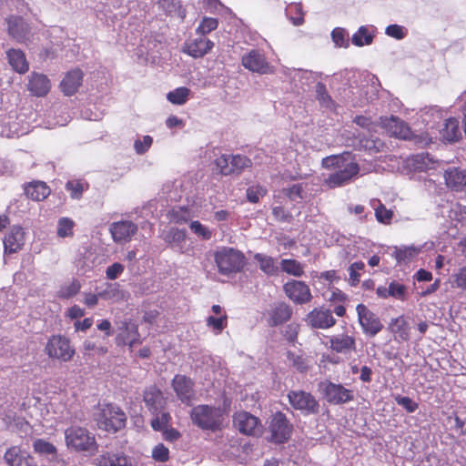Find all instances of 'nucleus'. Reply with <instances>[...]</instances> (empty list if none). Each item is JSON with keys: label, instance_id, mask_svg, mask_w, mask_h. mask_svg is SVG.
Returning <instances> with one entry per match:
<instances>
[{"label": "nucleus", "instance_id": "1", "mask_svg": "<svg viewBox=\"0 0 466 466\" xmlns=\"http://www.w3.org/2000/svg\"><path fill=\"white\" fill-rule=\"evenodd\" d=\"M322 167L335 169L325 179L326 184L330 187H338L349 183L360 171L359 165L350 158L349 153L324 157Z\"/></svg>", "mask_w": 466, "mask_h": 466}, {"label": "nucleus", "instance_id": "2", "mask_svg": "<svg viewBox=\"0 0 466 466\" xmlns=\"http://www.w3.org/2000/svg\"><path fill=\"white\" fill-rule=\"evenodd\" d=\"M190 419L203 431H217L224 426L225 412L220 407L200 404L192 408Z\"/></svg>", "mask_w": 466, "mask_h": 466}, {"label": "nucleus", "instance_id": "3", "mask_svg": "<svg viewBox=\"0 0 466 466\" xmlns=\"http://www.w3.org/2000/svg\"><path fill=\"white\" fill-rule=\"evenodd\" d=\"M65 441L66 447L75 451L93 454L97 451L95 435L84 427L67 428L65 431Z\"/></svg>", "mask_w": 466, "mask_h": 466}, {"label": "nucleus", "instance_id": "4", "mask_svg": "<svg viewBox=\"0 0 466 466\" xmlns=\"http://www.w3.org/2000/svg\"><path fill=\"white\" fill-rule=\"evenodd\" d=\"M95 420L99 429L116 432L126 425L127 417L124 411L113 404H102L98 406L95 413Z\"/></svg>", "mask_w": 466, "mask_h": 466}, {"label": "nucleus", "instance_id": "5", "mask_svg": "<svg viewBox=\"0 0 466 466\" xmlns=\"http://www.w3.org/2000/svg\"><path fill=\"white\" fill-rule=\"evenodd\" d=\"M215 262L219 273L229 276L242 270L245 256L233 248L223 247L215 253Z\"/></svg>", "mask_w": 466, "mask_h": 466}, {"label": "nucleus", "instance_id": "6", "mask_svg": "<svg viewBox=\"0 0 466 466\" xmlns=\"http://www.w3.org/2000/svg\"><path fill=\"white\" fill-rule=\"evenodd\" d=\"M45 352L49 358L63 362L69 361L75 355V349L72 347L69 339L62 335L52 336L45 348Z\"/></svg>", "mask_w": 466, "mask_h": 466}, {"label": "nucleus", "instance_id": "7", "mask_svg": "<svg viewBox=\"0 0 466 466\" xmlns=\"http://www.w3.org/2000/svg\"><path fill=\"white\" fill-rule=\"evenodd\" d=\"M319 390L325 399L332 404H342L353 400V393L341 384L323 381L319 385Z\"/></svg>", "mask_w": 466, "mask_h": 466}, {"label": "nucleus", "instance_id": "8", "mask_svg": "<svg viewBox=\"0 0 466 466\" xmlns=\"http://www.w3.org/2000/svg\"><path fill=\"white\" fill-rule=\"evenodd\" d=\"M291 431L292 426L288 421L285 414L277 412L272 416L269 424L271 441L284 443L289 439Z\"/></svg>", "mask_w": 466, "mask_h": 466}, {"label": "nucleus", "instance_id": "9", "mask_svg": "<svg viewBox=\"0 0 466 466\" xmlns=\"http://www.w3.org/2000/svg\"><path fill=\"white\" fill-rule=\"evenodd\" d=\"M242 66L258 74H271L274 72L273 66L267 61L265 56L256 49H252L242 56Z\"/></svg>", "mask_w": 466, "mask_h": 466}, {"label": "nucleus", "instance_id": "10", "mask_svg": "<svg viewBox=\"0 0 466 466\" xmlns=\"http://www.w3.org/2000/svg\"><path fill=\"white\" fill-rule=\"evenodd\" d=\"M358 319L365 334L375 336L382 329L380 319L370 311L365 305L359 304L356 307Z\"/></svg>", "mask_w": 466, "mask_h": 466}, {"label": "nucleus", "instance_id": "11", "mask_svg": "<svg viewBox=\"0 0 466 466\" xmlns=\"http://www.w3.org/2000/svg\"><path fill=\"white\" fill-rule=\"evenodd\" d=\"M291 406L305 414H314L319 410V404L315 398L302 390L290 391L288 395Z\"/></svg>", "mask_w": 466, "mask_h": 466}, {"label": "nucleus", "instance_id": "12", "mask_svg": "<svg viewBox=\"0 0 466 466\" xmlns=\"http://www.w3.org/2000/svg\"><path fill=\"white\" fill-rule=\"evenodd\" d=\"M6 24L9 35L17 42L25 43L33 35L32 27L21 16L11 15L6 18Z\"/></svg>", "mask_w": 466, "mask_h": 466}, {"label": "nucleus", "instance_id": "13", "mask_svg": "<svg viewBox=\"0 0 466 466\" xmlns=\"http://www.w3.org/2000/svg\"><path fill=\"white\" fill-rule=\"evenodd\" d=\"M283 289L287 297L296 304H305L312 299L309 286L303 281H288Z\"/></svg>", "mask_w": 466, "mask_h": 466}, {"label": "nucleus", "instance_id": "14", "mask_svg": "<svg viewBox=\"0 0 466 466\" xmlns=\"http://www.w3.org/2000/svg\"><path fill=\"white\" fill-rule=\"evenodd\" d=\"M109 231L116 243H127L137 232V226L130 220H121L110 225Z\"/></svg>", "mask_w": 466, "mask_h": 466}, {"label": "nucleus", "instance_id": "15", "mask_svg": "<svg viewBox=\"0 0 466 466\" xmlns=\"http://www.w3.org/2000/svg\"><path fill=\"white\" fill-rule=\"evenodd\" d=\"M214 47V43L203 35L187 40L182 51L193 58H201L208 54Z\"/></svg>", "mask_w": 466, "mask_h": 466}, {"label": "nucleus", "instance_id": "16", "mask_svg": "<svg viewBox=\"0 0 466 466\" xmlns=\"http://www.w3.org/2000/svg\"><path fill=\"white\" fill-rule=\"evenodd\" d=\"M7 466H38L35 458L18 446H12L5 452Z\"/></svg>", "mask_w": 466, "mask_h": 466}, {"label": "nucleus", "instance_id": "17", "mask_svg": "<svg viewBox=\"0 0 466 466\" xmlns=\"http://www.w3.org/2000/svg\"><path fill=\"white\" fill-rule=\"evenodd\" d=\"M307 323L314 329H326L335 325L336 319L329 309L324 308L313 309L306 317Z\"/></svg>", "mask_w": 466, "mask_h": 466}, {"label": "nucleus", "instance_id": "18", "mask_svg": "<svg viewBox=\"0 0 466 466\" xmlns=\"http://www.w3.org/2000/svg\"><path fill=\"white\" fill-rule=\"evenodd\" d=\"M235 427L243 434L257 435L260 433L258 419L248 412L240 411L235 414Z\"/></svg>", "mask_w": 466, "mask_h": 466}, {"label": "nucleus", "instance_id": "19", "mask_svg": "<svg viewBox=\"0 0 466 466\" xmlns=\"http://www.w3.org/2000/svg\"><path fill=\"white\" fill-rule=\"evenodd\" d=\"M380 126L386 132L395 137L408 139L411 131L408 125L396 116L380 117Z\"/></svg>", "mask_w": 466, "mask_h": 466}, {"label": "nucleus", "instance_id": "20", "mask_svg": "<svg viewBox=\"0 0 466 466\" xmlns=\"http://www.w3.org/2000/svg\"><path fill=\"white\" fill-rule=\"evenodd\" d=\"M25 230L20 226H13L4 238V248L5 253H15L22 249L25 245Z\"/></svg>", "mask_w": 466, "mask_h": 466}, {"label": "nucleus", "instance_id": "21", "mask_svg": "<svg viewBox=\"0 0 466 466\" xmlns=\"http://www.w3.org/2000/svg\"><path fill=\"white\" fill-rule=\"evenodd\" d=\"M120 332L116 336V343L128 345L133 347L134 345L140 343V335L137 330V326L128 321L121 322L119 327Z\"/></svg>", "mask_w": 466, "mask_h": 466}, {"label": "nucleus", "instance_id": "22", "mask_svg": "<svg viewBox=\"0 0 466 466\" xmlns=\"http://www.w3.org/2000/svg\"><path fill=\"white\" fill-rule=\"evenodd\" d=\"M173 389L182 402L188 403L193 398V382L184 375H176L172 381Z\"/></svg>", "mask_w": 466, "mask_h": 466}, {"label": "nucleus", "instance_id": "23", "mask_svg": "<svg viewBox=\"0 0 466 466\" xmlns=\"http://www.w3.org/2000/svg\"><path fill=\"white\" fill-rule=\"evenodd\" d=\"M329 348L341 354H349L355 350L356 341L352 336L347 334H339L329 337Z\"/></svg>", "mask_w": 466, "mask_h": 466}, {"label": "nucleus", "instance_id": "24", "mask_svg": "<svg viewBox=\"0 0 466 466\" xmlns=\"http://www.w3.org/2000/svg\"><path fill=\"white\" fill-rule=\"evenodd\" d=\"M50 81L46 76L39 73H32L29 76L27 88L35 96H44L50 90Z\"/></svg>", "mask_w": 466, "mask_h": 466}, {"label": "nucleus", "instance_id": "25", "mask_svg": "<svg viewBox=\"0 0 466 466\" xmlns=\"http://www.w3.org/2000/svg\"><path fill=\"white\" fill-rule=\"evenodd\" d=\"M83 73L79 69L69 71L63 78L60 87L66 96L74 95L82 84Z\"/></svg>", "mask_w": 466, "mask_h": 466}, {"label": "nucleus", "instance_id": "26", "mask_svg": "<svg viewBox=\"0 0 466 466\" xmlns=\"http://www.w3.org/2000/svg\"><path fill=\"white\" fill-rule=\"evenodd\" d=\"M448 187L454 191H461L466 186V170L459 167L449 168L444 174Z\"/></svg>", "mask_w": 466, "mask_h": 466}, {"label": "nucleus", "instance_id": "27", "mask_svg": "<svg viewBox=\"0 0 466 466\" xmlns=\"http://www.w3.org/2000/svg\"><path fill=\"white\" fill-rule=\"evenodd\" d=\"M98 296L101 297V299L116 302L125 299V292L120 289L118 283L106 282L98 288Z\"/></svg>", "mask_w": 466, "mask_h": 466}, {"label": "nucleus", "instance_id": "28", "mask_svg": "<svg viewBox=\"0 0 466 466\" xmlns=\"http://www.w3.org/2000/svg\"><path fill=\"white\" fill-rule=\"evenodd\" d=\"M98 466H132L130 459L122 452H106L97 458Z\"/></svg>", "mask_w": 466, "mask_h": 466}, {"label": "nucleus", "instance_id": "29", "mask_svg": "<svg viewBox=\"0 0 466 466\" xmlns=\"http://www.w3.org/2000/svg\"><path fill=\"white\" fill-rule=\"evenodd\" d=\"M25 194L35 201H42L50 194V188L45 182L34 181L25 187Z\"/></svg>", "mask_w": 466, "mask_h": 466}, {"label": "nucleus", "instance_id": "30", "mask_svg": "<svg viewBox=\"0 0 466 466\" xmlns=\"http://www.w3.org/2000/svg\"><path fill=\"white\" fill-rule=\"evenodd\" d=\"M186 238V231L176 228H170L164 237L165 241L180 253H187V249L183 248Z\"/></svg>", "mask_w": 466, "mask_h": 466}, {"label": "nucleus", "instance_id": "31", "mask_svg": "<svg viewBox=\"0 0 466 466\" xmlns=\"http://www.w3.org/2000/svg\"><path fill=\"white\" fill-rule=\"evenodd\" d=\"M422 250V246H402L395 248L394 257L399 264L408 263L415 258Z\"/></svg>", "mask_w": 466, "mask_h": 466}, {"label": "nucleus", "instance_id": "32", "mask_svg": "<svg viewBox=\"0 0 466 466\" xmlns=\"http://www.w3.org/2000/svg\"><path fill=\"white\" fill-rule=\"evenodd\" d=\"M10 66L19 74H25L28 70V63L25 54L18 49H10L7 52Z\"/></svg>", "mask_w": 466, "mask_h": 466}, {"label": "nucleus", "instance_id": "33", "mask_svg": "<svg viewBox=\"0 0 466 466\" xmlns=\"http://www.w3.org/2000/svg\"><path fill=\"white\" fill-rule=\"evenodd\" d=\"M292 314L290 307L285 303L277 304L271 310L269 322L277 326L288 321Z\"/></svg>", "mask_w": 466, "mask_h": 466}, {"label": "nucleus", "instance_id": "34", "mask_svg": "<svg viewBox=\"0 0 466 466\" xmlns=\"http://www.w3.org/2000/svg\"><path fill=\"white\" fill-rule=\"evenodd\" d=\"M441 134L442 137L449 142H455L461 138V131L458 119L455 117L447 119Z\"/></svg>", "mask_w": 466, "mask_h": 466}, {"label": "nucleus", "instance_id": "35", "mask_svg": "<svg viewBox=\"0 0 466 466\" xmlns=\"http://www.w3.org/2000/svg\"><path fill=\"white\" fill-rule=\"evenodd\" d=\"M94 266L95 260L93 254L89 251H85L75 259V267L78 275H87L92 271Z\"/></svg>", "mask_w": 466, "mask_h": 466}, {"label": "nucleus", "instance_id": "36", "mask_svg": "<svg viewBox=\"0 0 466 466\" xmlns=\"http://www.w3.org/2000/svg\"><path fill=\"white\" fill-rule=\"evenodd\" d=\"M374 38V30L372 27L361 25L358 31L352 35L351 42L356 46H369Z\"/></svg>", "mask_w": 466, "mask_h": 466}, {"label": "nucleus", "instance_id": "37", "mask_svg": "<svg viewBox=\"0 0 466 466\" xmlns=\"http://www.w3.org/2000/svg\"><path fill=\"white\" fill-rule=\"evenodd\" d=\"M370 206L375 210V218L378 222L388 225L391 222L393 212L388 209L379 199H371Z\"/></svg>", "mask_w": 466, "mask_h": 466}, {"label": "nucleus", "instance_id": "38", "mask_svg": "<svg viewBox=\"0 0 466 466\" xmlns=\"http://www.w3.org/2000/svg\"><path fill=\"white\" fill-rule=\"evenodd\" d=\"M34 451L41 456H46L51 460L57 456V450L54 444L43 439H37L33 443Z\"/></svg>", "mask_w": 466, "mask_h": 466}, {"label": "nucleus", "instance_id": "39", "mask_svg": "<svg viewBox=\"0 0 466 466\" xmlns=\"http://www.w3.org/2000/svg\"><path fill=\"white\" fill-rule=\"evenodd\" d=\"M75 221L67 217H61L56 224V235L60 238H72L74 236Z\"/></svg>", "mask_w": 466, "mask_h": 466}, {"label": "nucleus", "instance_id": "40", "mask_svg": "<svg viewBox=\"0 0 466 466\" xmlns=\"http://www.w3.org/2000/svg\"><path fill=\"white\" fill-rule=\"evenodd\" d=\"M294 81H298L301 88L309 86L318 79V74L309 70L294 69L292 71Z\"/></svg>", "mask_w": 466, "mask_h": 466}, {"label": "nucleus", "instance_id": "41", "mask_svg": "<svg viewBox=\"0 0 466 466\" xmlns=\"http://www.w3.org/2000/svg\"><path fill=\"white\" fill-rule=\"evenodd\" d=\"M253 258L254 260L258 263L259 268L265 274L275 275L277 273L278 268L271 257L261 253H256Z\"/></svg>", "mask_w": 466, "mask_h": 466}, {"label": "nucleus", "instance_id": "42", "mask_svg": "<svg viewBox=\"0 0 466 466\" xmlns=\"http://www.w3.org/2000/svg\"><path fill=\"white\" fill-rule=\"evenodd\" d=\"M190 90L187 87H177L167 95V99L174 105H184L189 98Z\"/></svg>", "mask_w": 466, "mask_h": 466}, {"label": "nucleus", "instance_id": "43", "mask_svg": "<svg viewBox=\"0 0 466 466\" xmlns=\"http://www.w3.org/2000/svg\"><path fill=\"white\" fill-rule=\"evenodd\" d=\"M281 269L289 275L301 277L304 274L305 266L295 259H282L280 262Z\"/></svg>", "mask_w": 466, "mask_h": 466}, {"label": "nucleus", "instance_id": "44", "mask_svg": "<svg viewBox=\"0 0 466 466\" xmlns=\"http://www.w3.org/2000/svg\"><path fill=\"white\" fill-rule=\"evenodd\" d=\"M169 217L171 221L182 224L187 222L194 215L187 207H177L171 209Z\"/></svg>", "mask_w": 466, "mask_h": 466}, {"label": "nucleus", "instance_id": "45", "mask_svg": "<svg viewBox=\"0 0 466 466\" xmlns=\"http://www.w3.org/2000/svg\"><path fill=\"white\" fill-rule=\"evenodd\" d=\"M412 167L415 170L425 171L432 167L433 161L428 153H420L412 157Z\"/></svg>", "mask_w": 466, "mask_h": 466}, {"label": "nucleus", "instance_id": "46", "mask_svg": "<svg viewBox=\"0 0 466 466\" xmlns=\"http://www.w3.org/2000/svg\"><path fill=\"white\" fill-rule=\"evenodd\" d=\"M287 15L295 26L304 23V13L300 4H291L286 9Z\"/></svg>", "mask_w": 466, "mask_h": 466}, {"label": "nucleus", "instance_id": "47", "mask_svg": "<svg viewBox=\"0 0 466 466\" xmlns=\"http://www.w3.org/2000/svg\"><path fill=\"white\" fill-rule=\"evenodd\" d=\"M289 362L299 372H306L309 367V360L308 358L296 355L295 353L289 351L287 354Z\"/></svg>", "mask_w": 466, "mask_h": 466}, {"label": "nucleus", "instance_id": "48", "mask_svg": "<svg viewBox=\"0 0 466 466\" xmlns=\"http://www.w3.org/2000/svg\"><path fill=\"white\" fill-rule=\"evenodd\" d=\"M251 166V160L243 155H231L232 174L240 173Z\"/></svg>", "mask_w": 466, "mask_h": 466}, {"label": "nucleus", "instance_id": "49", "mask_svg": "<svg viewBox=\"0 0 466 466\" xmlns=\"http://www.w3.org/2000/svg\"><path fill=\"white\" fill-rule=\"evenodd\" d=\"M331 38L337 47L347 48L350 46L349 34L344 28L336 27L331 32Z\"/></svg>", "mask_w": 466, "mask_h": 466}, {"label": "nucleus", "instance_id": "50", "mask_svg": "<svg viewBox=\"0 0 466 466\" xmlns=\"http://www.w3.org/2000/svg\"><path fill=\"white\" fill-rule=\"evenodd\" d=\"M189 228L196 236L203 240H209L212 238V230L198 220L192 221Z\"/></svg>", "mask_w": 466, "mask_h": 466}, {"label": "nucleus", "instance_id": "51", "mask_svg": "<svg viewBox=\"0 0 466 466\" xmlns=\"http://www.w3.org/2000/svg\"><path fill=\"white\" fill-rule=\"evenodd\" d=\"M218 22L213 17H204L196 29V33L199 35L205 36L207 34L212 32L218 27Z\"/></svg>", "mask_w": 466, "mask_h": 466}, {"label": "nucleus", "instance_id": "52", "mask_svg": "<svg viewBox=\"0 0 466 466\" xmlns=\"http://www.w3.org/2000/svg\"><path fill=\"white\" fill-rule=\"evenodd\" d=\"M153 144V137L146 135L137 137L134 142V149L137 154L143 155L148 151Z\"/></svg>", "mask_w": 466, "mask_h": 466}, {"label": "nucleus", "instance_id": "53", "mask_svg": "<svg viewBox=\"0 0 466 466\" xmlns=\"http://www.w3.org/2000/svg\"><path fill=\"white\" fill-rule=\"evenodd\" d=\"M227 315H221L219 317L209 316L207 319V326L211 328L215 333H220L227 326Z\"/></svg>", "mask_w": 466, "mask_h": 466}, {"label": "nucleus", "instance_id": "54", "mask_svg": "<svg viewBox=\"0 0 466 466\" xmlns=\"http://www.w3.org/2000/svg\"><path fill=\"white\" fill-rule=\"evenodd\" d=\"M452 287L466 290V264L451 275Z\"/></svg>", "mask_w": 466, "mask_h": 466}, {"label": "nucleus", "instance_id": "55", "mask_svg": "<svg viewBox=\"0 0 466 466\" xmlns=\"http://www.w3.org/2000/svg\"><path fill=\"white\" fill-rule=\"evenodd\" d=\"M81 289V284L77 280H73L61 287L59 290V297L68 299L76 295Z\"/></svg>", "mask_w": 466, "mask_h": 466}, {"label": "nucleus", "instance_id": "56", "mask_svg": "<svg viewBox=\"0 0 466 466\" xmlns=\"http://www.w3.org/2000/svg\"><path fill=\"white\" fill-rule=\"evenodd\" d=\"M306 184L299 183L291 186L290 187L286 188L285 194L286 196L292 201H296L298 199H303L305 198L304 190L306 187Z\"/></svg>", "mask_w": 466, "mask_h": 466}, {"label": "nucleus", "instance_id": "57", "mask_svg": "<svg viewBox=\"0 0 466 466\" xmlns=\"http://www.w3.org/2000/svg\"><path fill=\"white\" fill-rule=\"evenodd\" d=\"M448 217L450 219L458 222L466 221V207L459 203L453 204L451 207Z\"/></svg>", "mask_w": 466, "mask_h": 466}, {"label": "nucleus", "instance_id": "58", "mask_svg": "<svg viewBox=\"0 0 466 466\" xmlns=\"http://www.w3.org/2000/svg\"><path fill=\"white\" fill-rule=\"evenodd\" d=\"M365 268V264L362 261H357L352 263L349 268L350 273V283L351 286H356L360 282V271Z\"/></svg>", "mask_w": 466, "mask_h": 466}, {"label": "nucleus", "instance_id": "59", "mask_svg": "<svg viewBox=\"0 0 466 466\" xmlns=\"http://www.w3.org/2000/svg\"><path fill=\"white\" fill-rule=\"evenodd\" d=\"M385 34L397 40H401L406 37L408 30L400 25H390L385 29Z\"/></svg>", "mask_w": 466, "mask_h": 466}, {"label": "nucleus", "instance_id": "60", "mask_svg": "<svg viewBox=\"0 0 466 466\" xmlns=\"http://www.w3.org/2000/svg\"><path fill=\"white\" fill-rule=\"evenodd\" d=\"M362 147L365 150L370 153L382 152L385 147V144L380 138H368L363 141Z\"/></svg>", "mask_w": 466, "mask_h": 466}, {"label": "nucleus", "instance_id": "61", "mask_svg": "<svg viewBox=\"0 0 466 466\" xmlns=\"http://www.w3.org/2000/svg\"><path fill=\"white\" fill-rule=\"evenodd\" d=\"M231 165V155H222L216 159V166L223 175H231L232 169Z\"/></svg>", "mask_w": 466, "mask_h": 466}, {"label": "nucleus", "instance_id": "62", "mask_svg": "<svg viewBox=\"0 0 466 466\" xmlns=\"http://www.w3.org/2000/svg\"><path fill=\"white\" fill-rule=\"evenodd\" d=\"M390 294L397 299L404 300L406 299L407 288L405 285L396 281L390 283Z\"/></svg>", "mask_w": 466, "mask_h": 466}, {"label": "nucleus", "instance_id": "63", "mask_svg": "<svg viewBox=\"0 0 466 466\" xmlns=\"http://www.w3.org/2000/svg\"><path fill=\"white\" fill-rule=\"evenodd\" d=\"M152 458L159 462H166L169 459V451L162 443L157 444L152 451Z\"/></svg>", "mask_w": 466, "mask_h": 466}, {"label": "nucleus", "instance_id": "64", "mask_svg": "<svg viewBox=\"0 0 466 466\" xmlns=\"http://www.w3.org/2000/svg\"><path fill=\"white\" fill-rule=\"evenodd\" d=\"M266 193V188L261 186L250 187L247 189V198L248 201L257 203L259 201L260 198L265 196Z\"/></svg>", "mask_w": 466, "mask_h": 466}]
</instances>
